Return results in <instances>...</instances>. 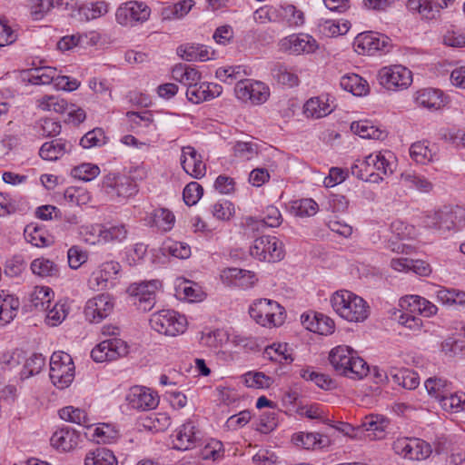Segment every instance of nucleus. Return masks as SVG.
Instances as JSON below:
<instances>
[{"label":"nucleus","instance_id":"4","mask_svg":"<svg viewBox=\"0 0 465 465\" xmlns=\"http://www.w3.org/2000/svg\"><path fill=\"white\" fill-rule=\"evenodd\" d=\"M250 316L263 327H275L284 322V309L277 302L260 299L249 309Z\"/></svg>","mask_w":465,"mask_h":465},{"label":"nucleus","instance_id":"60","mask_svg":"<svg viewBox=\"0 0 465 465\" xmlns=\"http://www.w3.org/2000/svg\"><path fill=\"white\" fill-rule=\"evenodd\" d=\"M207 88H209L207 83H197L194 86L187 88L186 96L188 100L193 104H199L203 101L210 100Z\"/></svg>","mask_w":465,"mask_h":465},{"label":"nucleus","instance_id":"28","mask_svg":"<svg viewBox=\"0 0 465 465\" xmlns=\"http://www.w3.org/2000/svg\"><path fill=\"white\" fill-rule=\"evenodd\" d=\"M304 114L307 117L319 119L330 114L333 108L328 103V98L324 96L312 97L304 104Z\"/></svg>","mask_w":465,"mask_h":465},{"label":"nucleus","instance_id":"17","mask_svg":"<svg viewBox=\"0 0 465 465\" xmlns=\"http://www.w3.org/2000/svg\"><path fill=\"white\" fill-rule=\"evenodd\" d=\"M279 45L282 51L295 55L312 54L318 47L315 39L305 34L288 35L280 41Z\"/></svg>","mask_w":465,"mask_h":465},{"label":"nucleus","instance_id":"37","mask_svg":"<svg viewBox=\"0 0 465 465\" xmlns=\"http://www.w3.org/2000/svg\"><path fill=\"white\" fill-rule=\"evenodd\" d=\"M175 217L173 213L164 208L155 209L150 217V223L152 225L163 232L170 231L173 227Z\"/></svg>","mask_w":465,"mask_h":465},{"label":"nucleus","instance_id":"29","mask_svg":"<svg viewBox=\"0 0 465 465\" xmlns=\"http://www.w3.org/2000/svg\"><path fill=\"white\" fill-rule=\"evenodd\" d=\"M416 103L429 109H439L443 105L442 93L438 89L424 88L415 94Z\"/></svg>","mask_w":465,"mask_h":465},{"label":"nucleus","instance_id":"24","mask_svg":"<svg viewBox=\"0 0 465 465\" xmlns=\"http://www.w3.org/2000/svg\"><path fill=\"white\" fill-rule=\"evenodd\" d=\"M200 440V431L193 421H187L177 430L174 448L186 450L192 449Z\"/></svg>","mask_w":465,"mask_h":465},{"label":"nucleus","instance_id":"7","mask_svg":"<svg viewBox=\"0 0 465 465\" xmlns=\"http://www.w3.org/2000/svg\"><path fill=\"white\" fill-rule=\"evenodd\" d=\"M250 254L261 262H279L284 257L283 244L274 236H261L250 246Z\"/></svg>","mask_w":465,"mask_h":465},{"label":"nucleus","instance_id":"38","mask_svg":"<svg viewBox=\"0 0 465 465\" xmlns=\"http://www.w3.org/2000/svg\"><path fill=\"white\" fill-rule=\"evenodd\" d=\"M391 376L393 382L407 390H414L420 384L418 374L408 369L397 371L395 373L391 371Z\"/></svg>","mask_w":465,"mask_h":465},{"label":"nucleus","instance_id":"30","mask_svg":"<svg viewBox=\"0 0 465 465\" xmlns=\"http://www.w3.org/2000/svg\"><path fill=\"white\" fill-rule=\"evenodd\" d=\"M177 54L186 61H207L210 59L208 48L198 44L182 45L177 48Z\"/></svg>","mask_w":465,"mask_h":465},{"label":"nucleus","instance_id":"1","mask_svg":"<svg viewBox=\"0 0 465 465\" xmlns=\"http://www.w3.org/2000/svg\"><path fill=\"white\" fill-rule=\"evenodd\" d=\"M329 361L339 374L353 380H361L369 372L366 361L351 347L340 345L329 353Z\"/></svg>","mask_w":465,"mask_h":465},{"label":"nucleus","instance_id":"34","mask_svg":"<svg viewBox=\"0 0 465 465\" xmlns=\"http://www.w3.org/2000/svg\"><path fill=\"white\" fill-rule=\"evenodd\" d=\"M25 237L35 247H45L53 243V239L44 228L29 224L25 228Z\"/></svg>","mask_w":465,"mask_h":465},{"label":"nucleus","instance_id":"18","mask_svg":"<svg viewBox=\"0 0 465 465\" xmlns=\"http://www.w3.org/2000/svg\"><path fill=\"white\" fill-rule=\"evenodd\" d=\"M390 43L388 36L372 32L361 34L355 39L356 51L368 55H372L376 51L387 52Z\"/></svg>","mask_w":465,"mask_h":465},{"label":"nucleus","instance_id":"14","mask_svg":"<svg viewBox=\"0 0 465 465\" xmlns=\"http://www.w3.org/2000/svg\"><path fill=\"white\" fill-rule=\"evenodd\" d=\"M151 9L143 2L130 1L120 6L115 14L116 21L123 25H132L135 22L146 21Z\"/></svg>","mask_w":465,"mask_h":465},{"label":"nucleus","instance_id":"12","mask_svg":"<svg viewBox=\"0 0 465 465\" xmlns=\"http://www.w3.org/2000/svg\"><path fill=\"white\" fill-rule=\"evenodd\" d=\"M103 189L111 197L128 198L137 193L136 183L131 177L114 173L104 176Z\"/></svg>","mask_w":465,"mask_h":465},{"label":"nucleus","instance_id":"58","mask_svg":"<svg viewBox=\"0 0 465 465\" xmlns=\"http://www.w3.org/2000/svg\"><path fill=\"white\" fill-rule=\"evenodd\" d=\"M67 106L68 104L64 99L55 96H45L39 100V107L42 110L64 114L67 110Z\"/></svg>","mask_w":465,"mask_h":465},{"label":"nucleus","instance_id":"50","mask_svg":"<svg viewBox=\"0 0 465 465\" xmlns=\"http://www.w3.org/2000/svg\"><path fill=\"white\" fill-rule=\"evenodd\" d=\"M234 155L242 160H252L257 156L259 145L254 142H237L233 146Z\"/></svg>","mask_w":465,"mask_h":465},{"label":"nucleus","instance_id":"11","mask_svg":"<svg viewBox=\"0 0 465 465\" xmlns=\"http://www.w3.org/2000/svg\"><path fill=\"white\" fill-rule=\"evenodd\" d=\"M128 353L127 343L118 338H110L101 341L91 351V357L96 362L115 361Z\"/></svg>","mask_w":465,"mask_h":465},{"label":"nucleus","instance_id":"57","mask_svg":"<svg viewBox=\"0 0 465 465\" xmlns=\"http://www.w3.org/2000/svg\"><path fill=\"white\" fill-rule=\"evenodd\" d=\"M104 132L101 128H94L86 133L80 140V144L84 148H92L94 146H101L105 143Z\"/></svg>","mask_w":465,"mask_h":465},{"label":"nucleus","instance_id":"32","mask_svg":"<svg viewBox=\"0 0 465 465\" xmlns=\"http://www.w3.org/2000/svg\"><path fill=\"white\" fill-rule=\"evenodd\" d=\"M84 465H118V462L112 450L99 447L86 454Z\"/></svg>","mask_w":465,"mask_h":465},{"label":"nucleus","instance_id":"21","mask_svg":"<svg viewBox=\"0 0 465 465\" xmlns=\"http://www.w3.org/2000/svg\"><path fill=\"white\" fill-rule=\"evenodd\" d=\"M79 441L80 433L69 426L55 430L50 439L51 445L60 451L74 450Z\"/></svg>","mask_w":465,"mask_h":465},{"label":"nucleus","instance_id":"47","mask_svg":"<svg viewBox=\"0 0 465 465\" xmlns=\"http://www.w3.org/2000/svg\"><path fill=\"white\" fill-rule=\"evenodd\" d=\"M318 209L317 203L311 198L297 200L292 204V210L300 217L312 216L316 214Z\"/></svg>","mask_w":465,"mask_h":465},{"label":"nucleus","instance_id":"59","mask_svg":"<svg viewBox=\"0 0 465 465\" xmlns=\"http://www.w3.org/2000/svg\"><path fill=\"white\" fill-rule=\"evenodd\" d=\"M243 380L249 388L266 389L271 385V378L262 372H247L243 375Z\"/></svg>","mask_w":465,"mask_h":465},{"label":"nucleus","instance_id":"19","mask_svg":"<svg viewBox=\"0 0 465 465\" xmlns=\"http://www.w3.org/2000/svg\"><path fill=\"white\" fill-rule=\"evenodd\" d=\"M371 158H373V179L371 182L379 183L382 181L384 177L391 175L396 167L397 162L393 153L390 151L379 152L377 153H371Z\"/></svg>","mask_w":465,"mask_h":465},{"label":"nucleus","instance_id":"55","mask_svg":"<svg viewBox=\"0 0 465 465\" xmlns=\"http://www.w3.org/2000/svg\"><path fill=\"white\" fill-rule=\"evenodd\" d=\"M373 163V158H371V154L365 157L364 160H357L351 167V172L353 176L360 180L370 181L373 179L372 170H366V165Z\"/></svg>","mask_w":465,"mask_h":465},{"label":"nucleus","instance_id":"43","mask_svg":"<svg viewBox=\"0 0 465 465\" xmlns=\"http://www.w3.org/2000/svg\"><path fill=\"white\" fill-rule=\"evenodd\" d=\"M45 359L42 354L34 353L25 360L24 367L20 372L21 379H28L38 374L45 366Z\"/></svg>","mask_w":465,"mask_h":465},{"label":"nucleus","instance_id":"31","mask_svg":"<svg viewBox=\"0 0 465 465\" xmlns=\"http://www.w3.org/2000/svg\"><path fill=\"white\" fill-rule=\"evenodd\" d=\"M27 203L22 197L12 196L7 193H0V216L24 212Z\"/></svg>","mask_w":465,"mask_h":465},{"label":"nucleus","instance_id":"45","mask_svg":"<svg viewBox=\"0 0 465 465\" xmlns=\"http://www.w3.org/2000/svg\"><path fill=\"white\" fill-rule=\"evenodd\" d=\"M401 180L410 188H414L421 193H429L432 190V183L423 176L412 173H401Z\"/></svg>","mask_w":465,"mask_h":465},{"label":"nucleus","instance_id":"35","mask_svg":"<svg viewBox=\"0 0 465 465\" xmlns=\"http://www.w3.org/2000/svg\"><path fill=\"white\" fill-rule=\"evenodd\" d=\"M351 130L361 138L383 140L386 137L384 131L372 125L368 121L353 122Z\"/></svg>","mask_w":465,"mask_h":465},{"label":"nucleus","instance_id":"62","mask_svg":"<svg viewBox=\"0 0 465 465\" xmlns=\"http://www.w3.org/2000/svg\"><path fill=\"white\" fill-rule=\"evenodd\" d=\"M203 193V187L196 182H191L183 189V201L188 206L194 205L200 200Z\"/></svg>","mask_w":465,"mask_h":465},{"label":"nucleus","instance_id":"9","mask_svg":"<svg viewBox=\"0 0 465 465\" xmlns=\"http://www.w3.org/2000/svg\"><path fill=\"white\" fill-rule=\"evenodd\" d=\"M392 449L396 454L411 460H423L431 453L430 445L418 438H397L392 443Z\"/></svg>","mask_w":465,"mask_h":465},{"label":"nucleus","instance_id":"13","mask_svg":"<svg viewBox=\"0 0 465 465\" xmlns=\"http://www.w3.org/2000/svg\"><path fill=\"white\" fill-rule=\"evenodd\" d=\"M114 307V302L108 293L99 294L89 299L84 307V315L90 322H100L109 316Z\"/></svg>","mask_w":465,"mask_h":465},{"label":"nucleus","instance_id":"41","mask_svg":"<svg viewBox=\"0 0 465 465\" xmlns=\"http://www.w3.org/2000/svg\"><path fill=\"white\" fill-rule=\"evenodd\" d=\"M99 238L104 242H122L127 236L124 224L110 225L99 230Z\"/></svg>","mask_w":465,"mask_h":465},{"label":"nucleus","instance_id":"23","mask_svg":"<svg viewBox=\"0 0 465 465\" xmlns=\"http://www.w3.org/2000/svg\"><path fill=\"white\" fill-rule=\"evenodd\" d=\"M121 270L119 262L110 261L104 262L96 271H94L89 280L90 286L94 290H104L107 288L108 281L114 278Z\"/></svg>","mask_w":465,"mask_h":465},{"label":"nucleus","instance_id":"33","mask_svg":"<svg viewBox=\"0 0 465 465\" xmlns=\"http://www.w3.org/2000/svg\"><path fill=\"white\" fill-rule=\"evenodd\" d=\"M341 87L353 95H363L369 91L367 81L360 75L351 74L343 75L340 81Z\"/></svg>","mask_w":465,"mask_h":465},{"label":"nucleus","instance_id":"64","mask_svg":"<svg viewBox=\"0 0 465 465\" xmlns=\"http://www.w3.org/2000/svg\"><path fill=\"white\" fill-rule=\"evenodd\" d=\"M38 124V133L43 137H53L61 133L60 123L51 118L41 119Z\"/></svg>","mask_w":465,"mask_h":465},{"label":"nucleus","instance_id":"6","mask_svg":"<svg viewBox=\"0 0 465 465\" xmlns=\"http://www.w3.org/2000/svg\"><path fill=\"white\" fill-rule=\"evenodd\" d=\"M50 379L58 389L67 388L74 378V365L71 356L64 351H55L50 359Z\"/></svg>","mask_w":465,"mask_h":465},{"label":"nucleus","instance_id":"25","mask_svg":"<svg viewBox=\"0 0 465 465\" xmlns=\"http://www.w3.org/2000/svg\"><path fill=\"white\" fill-rule=\"evenodd\" d=\"M73 144L62 138L54 139L45 143L40 150L39 155L47 161H55L65 153L71 152Z\"/></svg>","mask_w":465,"mask_h":465},{"label":"nucleus","instance_id":"56","mask_svg":"<svg viewBox=\"0 0 465 465\" xmlns=\"http://www.w3.org/2000/svg\"><path fill=\"white\" fill-rule=\"evenodd\" d=\"M449 383L446 380L439 377H430L425 381V388L429 394L434 396L439 401L441 395H445L448 391Z\"/></svg>","mask_w":465,"mask_h":465},{"label":"nucleus","instance_id":"63","mask_svg":"<svg viewBox=\"0 0 465 465\" xmlns=\"http://www.w3.org/2000/svg\"><path fill=\"white\" fill-rule=\"evenodd\" d=\"M31 15L35 20L42 19L52 7H54V0H30Z\"/></svg>","mask_w":465,"mask_h":465},{"label":"nucleus","instance_id":"49","mask_svg":"<svg viewBox=\"0 0 465 465\" xmlns=\"http://www.w3.org/2000/svg\"><path fill=\"white\" fill-rule=\"evenodd\" d=\"M272 76L279 84L287 85L289 87L296 86L299 84V78L297 74H295L284 65H278L273 68Z\"/></svg>","mask_w":465,"mask_h":465},{"label":"nucleus","instance_id":"46","mask_svg":"<svg viewBox=\"0 0 465 465\" xmlns=\"http://www.w3.org/2000/svg\"><path fill=\"white\" fill-rule=\"evenodd\" d=\"M59 416L65 421L88 426L89 419L84 410L67 406L59 411Z\"/></svg>","mask_w":465,"mask_h":465},{"label":"nucleus","instance_id":"16","mask_svg":"<svg viewBox=\"0 0 465 465\" xmlns=\"http://www.w3.org/2000/svg\"><path fill=\"white\" fill-rule=\"evenodd\" d=\"M161 286L159 281L134 282L128 287L130 295L138 299V306L143 311H150L155 303V292Z\"/></svg>","mask_w":465,"mask_h":465},{"label":"nucleus","instance_id":"8","mask_svg":"<svg viewBox=\"0 0 465 465\" xmlns=\"http://www.w3.org/2000/svg\"><path fill=\"white\" fill-rule=\"evenodd\" d=\"M377 79L380 84L387 90H404L412 83V73L401 64H394L380 69Z\"/></svg>","mask_w":465,"mask_h":465},{"label":"nucleus","instance_id":"3","mask_svg":"<svg viewBox=\"0 0 465 465\" xmlns=\"http://www.w3.org/2000/svg\"><path fill=\"white\" fill-rule=\"evenodd\" d=\"M465 222V208L460 205H446L427 213L422 220L427 228L446 232L456 228Z\"/></svg>","mask_w":465,"mask_h":465},{"label":"nucleus","instance_id":"27","mask_svg":"<svg viewBox=\"0 0 465 465\" xmlns=\"http://www.w3.org/2000/svg\"><path fill=\"white\" fill-rule=\"evenodd\" d=\"M292 441L297 446L303 449L311 450L314 448H324L330 443V440L326 436H322L314 432H299L292 436Z\"/></svg>","mask_w":465,"mask_h":465},{"label":"nucleus","instance_id":"44","mask_svg":"<svg viewBox=\"0 0 465 465\" xmlns=\"http://www.w3.org/2000/svg\"><path fill=\"white\" fill-rule=\"evenodd\" d=\"M56 68L40 67L30 71L29 82L32 84H49L55 79Z\"/></svg>","mask_w":465,"mask_h":465},{"label":"nucleus","instance_id":"53","mask_svg":"<svg viewBox=\"0 0 465 465\" xmlns=\"http://www.w3.org/2000/svg\"><path fill=\"white\" fill-rule=\"evenodd\" d=\"M410 155L418 163L425 164L432 160L431 151L423 142H416L411 145Z\"/></svg>","mask_w":465,"mask_h":465},{"label":"nucleus","instance_id":"61","mask_svg":"<svg viewBox=\"0 0 465 465\" xmlns=\"http://www.w3.org/2000/svg\"><path fill=\"white\" fill-rule=\"evenodd\" d=\"M170 424L171 420L165 414H154L143 420V426L152 431H163Z\"/></svg>","mask_w":465,"mask_h":465},{"label":"nucleus","instance_id":"20","mask_svg":"<svg viewBox=\"0 0 465 465\" xmlns=\"http://www.w3.org/2000/svg\"><path fill=\"white\" fill-rule=\"evenodd\" d=\"M181 165L186 173L195 179L203 177L206 172L201 154L192 146L182 148Z\"/></svg>","mask_w":465,"mask_h":465},{"label":"nucleus","instance_id":"26","mask_svg":"<svg viewBox=\"0 0 465 465\" xmlns=\"http://www.w3.org/2000/svg\"><path fill=\"white\" fill-rule=\"evenodd\" d=\"M390 421L380 415L366 416L361 424V431L368 432L367 436L371 440L383 439L385 436V430L389 426Z\"/></svg>","mask_w":465,"mask_h":465},{"label":"nucleus","instance_id":"52","mask_svg":"<svg viewBox=\"0 0 465 465\" xmlns=\"http://www.w3.org/2000/svg\"><path fill=\"white\" fill-rule=\"evenodd\" d=\"M265 353L272 361H286L292 362L293 361L292 349L286 343H273L265 349Z\"/></svg>","mask_w":465,"mask_h":465},{"label":"nucleus","instance_id":"39","mask_svg":"<svg viewBox=\"0 0 465 465\" xmlns=\"http://www.w3.org/2000/svg\"><path fill=\"white\" fill-rule=\"evenodd\" d=\"M440 406L444 411L460 412L465 410V393L455 392L440 396Z\"/></svg>","mask_w":465,"mask_h":465},{"label":"nucleus","instance_id":"5","mask_svg":"<svg viewBox=\"0 0 465 465\" xmlns=\"http://www.w3.org/2000/svg\"><path fill=\"white\" fill-rule=\"evenodd\" d=\"M150 325L155 331L174 337L185 331L186 318L173 310H162L151 315Z\"/></svg>","mask_w":465,"mask_h":465},{"label":"nucleus","instance_id":"22","mask_svg":"<svg viewBox=\"0 0 465 465\" xmlns=\"http://www.w3.org/2000/svg\"><path fill=\"white\" fill-rule=\"evenodd\" d=\"M282 223V217L275 206L269 205L263 211V217L257 219L248 216L244 219V224L252 231H260L263 227H278Z\"/></svg>","mask_w":465,"mask_h":465},{"label":"nucleus","instance_id":"54","mask_svg":"<svg viewBox=\"0 0 465 465\" xmlns=\"http://www.w3.org/2000/svg\"><path fill=\"white\" fill-rule=\"evenodd\" d=\"M53 292L49 287H36L32 294V302L36 309L47 310L49 308Z\"/></svg>","mask_w":465,"mask_h":465},{"label":"nucleus","instance_id":"48","mask_svg":"<svg viewBox=\"0 0 465 465\" xmlns=\"http://www.w3.org/2000/svg\"><path fill=\"white\" fill-rule=\"evenodd\" d=\"M279 15L288 22L290 25L299 26L304 23V15L293 5H281Z\"/></svg>","mask_w":465,"mask_h":465},{"label":"nucleus","instance_id":"2","mask_svg":"<svg viewBox=\"0 0 465 465\" xmlns=\"http://www.w3.org/2000/svg\"><path fill=\"white\" fill-rule=\"evenodd\" d=\"M333 311L342 319L351 322H362L369 316L367 302L355 293L340 290L331 297Z\"/></svg>","mask_w":465,"mask_h":465},{"label":"nucleus","instance_id":"15","mask_svg":"<svg viewBox=\"0 0 465 465\" xmlns=\"http://www.w3.org/2000/svg\"><path fill=\"white\" fill-rule=\"evenodd\" d=\"M125 400L132 409L143 411L153 410L159 403L157 394L142 386L132 387L127 392Z\"/></svg>","mask_w":465,"mask_h":465},{"label":"nucleus","instance_id":"51","mask_svg":"<svg viewBox=\"0 0 465 465\" xmlns=\"http://www.w3.org/2000/svg\"><path fill=\"white\" fill-rule=\"evenodd\" d=\"M100 173V168L93 163H82L72 169L73 177L79 180L89 182L97 177Z\"/></svg>","mask_w":465,"mask_h":465},{"label":"nucleus","instance_id":"10","mask_svg":"<svg viewBox=\"0 0 465 465\" xmlns=\"http://www.w3.org/2000/svg\"><path fill=\"white\" fill-rule=\"evenodd\" d=\"M235 95L242 102L252 104H264L269 96L270 90L267 85L259 81L250 79L239 80L234 88Z\"/></svg>","mask_w":465,"mask_h":465},{"label":"nucleus","instance_id":"40","mask_svg":"<svg viewBox=\"0 0 465 465\" xmlns=\"http://www.w3.org/2000/svg\"><path fill=\"white\" fill-rule=\"evenodd\" d=\"M31 270L34 274L38 275L42 278L45 277H54L58 274V267L57 265L45 258H37L35 259L31 262Z\"/></svg>","mask_w":465,"mask_h":465},{"label":"nucleus","instance_id":"42","mask_svg":"<svg viewBox=\"0 0 465 465\" xmlns=\"http://www.w3.org/2000/svg\"><path fill=\"white\" fill-rule=\"evenodd\" d=\"M176 290L181 298L189 302L201 301L204 294L198 284L186 280L179 283Z\"/></svg>","mask_w":465,"mask_h":465},{"label":"nucleus","instance_id":"36","mask_svg":"<svg viewBox=\"0 0 465 465\" xmlns=\"http://www.w3.org/2000/svg\"><path fill=\"white\" fill-rule=\"evenodd\" d=\"M19 300L13 295H7L0 302V325L5 326L16 316L19 310Z\"/></svg>","mask_w":465,"mask_h":465}]
</instances>
